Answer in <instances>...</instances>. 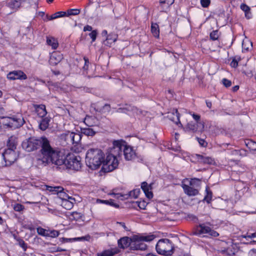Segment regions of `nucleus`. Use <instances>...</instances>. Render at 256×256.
<instances>
[{
	"mask_svg": "<svg viewBox=\"0 0 256 256\" xmlns=\"http://www.w3.org/2000/svg\"><path fill=\"white\" fill-rule=\"evenodd\" d=\"M40 150L41 154L36 159V164L40 167L46 166L50 162L56 166H64L66 162V155L62 152L54 149L50 142L45 144Z\"/></svg>",
	"mask_w": 256,
	"mask_h": 256,
	"instance_id": "obj_1",
	"label": "nucleus"
},
{
	"mask_svg": "<svg viewBox=\"0 0 256 256\" xmlns=\"http://www.w3.org/2000/svg\"><path fill=\"white\" fill-rule=\"evenodd\" d=\"M104 162V154L98 148H90L88 150L86 163L90 168L95 170L98 168Z\"/></svg>",
	"mask_w": 256,
	"mask_h": 256,
	"instance_id": "obj_2",
	"label": "nucleus"
},
{
	"mask_svg": "<svg viewBox=\"0 0 256 256\" xmlns=\"http://www.w3.org/2000/svg\"><path fill=\"white\" fill-rule=\"evenodd\" d=\"M120 148L114 146L110 150L106 156V160L103 162L102 168L105 172H110L116 169L118 164V160L120 159L118 152Z\"/></svg>",
	"mask_w": 256,
	"mask_h": 256,
	"instance_id": "obj_3",
	"label": "nucleus"
},
{
	"mask_svg": "<svg viewBox=\"0 0 256 256\" xmlns=\"http://www.w3.org/2000/svg\"><path fill=\"white\" fill-rule=\"evenodd\" d=\"M48 142V140L45 137H42L38 139L30 138L22 142V146L25 150L30 152L40 147L42 148L41 149H43L45 144Z\"/></svg>",
	"mask_w": 256,
	"mask_h": 256,
	"instance_id": "obj_4",
	"label": "nucleus"
},
{
	"mask_svg": "<svg viewBox=\"0 0 256 256\" xmlns=\"http://www.w3.org/2000/svg\"><path fill=\"white\" fill-rule=\"evenodd\" d=\"M154 238V235L146 236L134 235L132 237L131 249L133 250H144L147 248V246L144 242H150Z\"/></svg>",
	"mask_w": 256,
	"mask_h": 256,
	"instance_id": "obj_5",
	"label": "nucleus"
},
{
	"mask_svg": "<svg viewBox=\"0 0 256 256\" xmlns=\"http://www.w3.org/2000/svg\"><path fill=\"white\" fill-rule=\"evenodd\" d=\"M157 252L161 255L170 256L174 253V246L172 242L167 238L160 240L156 246Z\"/></svg>",
	"mask_w": 256,
	"mask_h": 256,
	"instance_id": "obj_6",
	"label": "nucleus"
},
{
	"mask_svg": "<svg viewBox=\"0 0 256 256\" xmlns=\"http://www.w3.org/2000/svg\"><path fill=\"white\" fill-rule=\"evenodd\" d=\"M113 144L114 147L118 146L120 149L118 152L120 158H122V152L126 160H131L136 158V154L132 147L120 141H114Z\"/></svg>",
	"mask_w": 256,
	"mask_h": 256,
	"instance_id": "obj_7",
	"label": "nucleus"
},
{
	"mask_svg": "<svg viewBox=\"0 0 256 256\" xmlns=\"http://www.w3.org/2000/svg\"><path fill=\"white\" fill-rule=\"evenodd\" d=\"M212 225L210 222L200 224L196 230L192 232V235H200L202 234H208L211 236L216 237L219 234L210 227Z\"/></svg>",
	"mask_w": 256,
	"mask_h": 256,
	"instance_id": "obj_8",
	"label": "nucleus"
},
{
	"mask_svg": "<svg viewBox=\"0 0 256 256\" xmlns=\"http://www.w3.org/2000/svg\"><path fill=\"white\" fill-rule=\"evenodd\" d=\"M14 147V145L12 148ZM4 162H2V166H8L14 163L18 158V154L13 148H8L2 154Z\"/></svg>",
	"mask_w": 256,
	"mask_h": 256,
	"instance_id": "obj_9",
	"label": "nucleus"
},
{
	"mask_svg": "<svg viewBox=\"0 0 256 256\" xmlns=\"http://www.w3.org/2000/svg\"><path fill=\"white\" fill-rule=\"evenodd\" d=\"M80 157H76L74 155H66V162L64 166L66 168L78 170L81 168Z\"/></svg>",
	"mask_w": 256,
	"mask_h": 256,
	"instance_id": "obj_10",
	"label": "nucleus"
},
{
	"mask_svg": "<svg viewBox=\"0 0 256 256\" xmlns=\"http://www.w3.org/2000/svg\"><path fill=\"white\" fill-rule=\"evenodd\" d=\"M196 181H198V182H200L199 180L193 179L190 182V186L186 184H182V187L185 194L189 196H194L198 193V190L192 186L195 184Z\"/></svg>",
	"mask_w": 256,
	"mask_h": 256,
	"instance_id": "obj_11",
	"label": "nucleus"
},
{
	"mask_svg": "<svg viewBox=\"0 0 256 256\" xmlns=\"http://www.w3.org/2000/svg\"><path fill=\"white\" fill-rule=\"evenodd\" d=\"M7 78L10 80H26L27 78L26 75L22 70H14L10 72L8 75Z\"/></svg>",
	"mask_w": 256,
	"mask_h": 256,
	"instance_id": "obj_12",
	"label": "nucleus"
},
{
	"mask_svg": "<svg viewBox=\"0 0 256 256\" xmlns=\"http://www.w3.org/2000/svg\"><path fill=\"white\" fill-rule=\"evenodd\" d=\"M140 191L138 190H134L130 191L128 194H116V198L120 200H124V199H128L129 197L136 198L139 194Z\"/></svg>",
	"mask_w": 256,
	"mask_h": 256,
	"instance_id": "obj_13",
	"label": "nucleus"
},
{
	"mask_svg": "<svg viewBox=\"0 0 256 256\" xmlns=\"http://www.w3.org/2000/svg\"><path fill=\"white\" fill-rule=\"evenodd\" d=\"M187 128L193 132H202L204 128V124L202 122H190L188 124Z\"/></svg>",
	"mask_w": 256,
	"mask_h": 256,
	"instance_id": "obj_14",
	"label": "nucleus"
},
{
	"mask_svg": "<svg viewBox=\"0 0 256 256\" xmlns=\"http://www.w3.org/2000/svg\"><path fill=\"white\" fill-rule=\"evenodd\" d=\"M168 118L176 124H180L182 126L180 121V114L177 109H173L172 112H168Z\"/></svg>",
	"mask_w": 256,
	"mask_h": 256,
	"instance_id": "obj_15",
	"label": "nucleus"
},
{
	"mask_svg": "<svg viewBox=\"0 0 256 256\" xmlns=\"http://www.w3.org/2000/svg\"><path fill=\"white\" fill-rule=\"evenodd\" d=\"M62 58V54L60 52H54L50 56L49 62L50 64L55 66L60 62Z\"/></svg>",
	"mask_w": 256,
	"mask_h": 256,
	"instance_id": "obj_16",
	"label": "nucleus"
},
{
	"mask_svg": "<svg viewBox=\"0 0 256 256\" xmlns=\"http://www.w3.org/2000/svg\"><path fill=\"white\" fill-rule=\"evenodd\" d=\"M132 242V238H130L128 236H124L118 240V246L119 248L122 249L126 248L129 246L131 248Z\"/></svg>",
	"mask_w": 256,
	"mask_h": 256,
	"instance_id": "obj_17",
	"label": "nucleus"
},
{
	"mask_svg": "<svg viewBox=\"0 0 256 256\" xmlns=\"http://www.w3.org/2000/svg\"><path fill=\"white\" fill-rule=\"evenodd\" d=\"M34 106L35 108L36 112L39 117L41 118L46 117V116L47 114V112L46 110V106L44 105L34 104Z\"/></svg>",
	"mask_w": 256,
	"mask_h": 256,
	"instance_id": "obj_18",
	"label": "nucleus"
},
{
	"mask_svg": "<svg viewBox=\"0 0 256 256\" xmlns=\"http://www.w3.org/2000/svg\"><path fill=\"white\" fill-rule=\"evenodd\" d=\"M90 118V117L88 118H86L84 120L85 124L88 126V128H80V133L81 134H84L86 136H94L96 134V132L92 128H90V125H88L86 122Z\"/></svg>",
	"mask_w": 256,
	"mask_h": 256,
	"instance_id": "obj_19",
	"label": "nucleus"
},
{
	"mask_svg": "<svg viewBox=\"0 0 256 256\" xmlns=\"http://www.w3.org/2000/svg\"><path fill=\"white\" fill-rule=\"evenodd\" d=\"M196 157L198 162L204 164H212L214 160L210 156H206L203 155L196 154Z\"/></svg>",
	"mask_w": 256,
	"mask_h": 256,
	"instance_id": "obj_20",
	"label": "nucleus"
},
{
	"mask_svg": "<svg viewBox=\"0 0 256 256\" xmlns=\"http://www.w3.org/2000/svg\"><path fill=\"white\" fill-rule=\"evenodd\" d=\"M50 122V118L48 117L42 118L39 123V128L42 130H45L48 128Z\"/></svg>",
	"mask_w": 256,
	"mask_h": 256,
	"instance_id": "obj_21",
	"label": "nucleus"
},
{
	"mask_svg": "<svg viewBox=\"0 0 256 256\" xmlns=\"http://www.w3.org/2000/svg\"><path fill=\"white\" fill-rule=\"evenodd\" d=\"M126 111H131L136 114L141 113V111L139 110L136 108L130 106H128L124 108H120L118 110L119 112H125Z\"/></svg>",
	"mask_w": 256,
	"mask_h": 256,
	"instance_id": "obj_22",
	"label": "nucleus"
},
{
	"mask_svg": "<svg viewBox=\"0 0 256 256\" xmlns=\"http://www.w3.org/2000/svg\"><path fill=\"white\" fill-rule=\"evenodd\" d=\"M118 250L116 249L106 250L97 254L96 256H112L117 254Z\"/></svg>",
	"mask_w": 256,
	"mask_h": 256,
	"instance_id": "obj_23",
	"label": "nucleus"
},
{
	"mask_svg": "<svg viewBox=\"0 0 256 256\" xmlns=\"http://www.w3.org/2000/svg\"><path fill=\"white\" fill-rule=\"evenodd\" d=\"M22 0H12L8 4V6L12 9L17 10L20 6Z\"/></svg>",
	"mask_w": 256,
	"mask_h": 256,
	"instance_id": "obj_24",
	"label": "nucleus"
},
{
	"mask_svg": "<svg viewBox=\"0 0 256 256\" xmlns=\"http://www.w3.org/2000/svg\"><path fill=\"white\" fill-rule=\"evenodd\" d=\"M60 138L62 140H64L67 143L72 144V132H68L62 134Z\"/></svg>",
	"mask_w": 256,
	"mask_h": 256,
	"instance_id": "obj_25",
	"label": "nucleus"
},
{
	"mask_svg": "<svg viewBox=\"0 0 256 256\" xmlns=\"http://www.w3.org/2000/svg\"><path fill=\"white\" fill-rule=\"evenodd\" d=\"M252 47V42L248 40L245 39L243 40L242 42V52L248 51L250 50H251Z\"/></svg>",
	"mask_w": 256,
	"mask_h": 256,
	"instance_id": "obj_26",
	"label": "nucleus"
},
{
	"mask_svg": "<svg viewBox=\"0 0 256 256\" xmlns=\"http://www.w3.org/2000/svg\"><path fill=\"white\" fill-rule=\"evenodd\" d=\"M14 118V128H18L22 126L24 123V120L21 116H16Z\"/></svg>",
	"mask_w": 256,
	"mask_h": 256,
	"instance_id": "obj_27",
	"label": "nucleus"
},
{
	"mask_svg": "<svg viewBox=\"0 0 256 256\" xmlns=\"http://www.w3.org/2000/svg\"><path fill=\"white\" fill-rule=\"evenodd\" d=\"M240 8L245 12L246 17L250 19L252 18V14L250 12V8L244 4L240 5Z\"/></svg>",
	"mask_w": 256,
	"mask_h": 256,
	"instance_id": "obj_28",
	"label": "nucleus"
},
{
	"mask_svg": "<svg viewBox=\"0 0 256 256\" xmlns=\"http://www.w3.org/2000/svg\"><path fill=\"white\" fill-rule=\"evenodd\" d=\"M66 15V12H58L54 13V14L48 16V15H46V17L47 18L48 20H53L54 19L60 18L64 16H65Z\"/></svg>",
	"mask_w": 256,
	"mask_h": 256,
	"instance_id": "obj_29",
	"label": "nucleus"
},
{
	"mask_svg": "<svg viewBox=\"0 0 256 256\" xmlns=\"http://www.w3.org/2000/svg\"><path fill=\"white\" fill-rule=\"evenodd\" d=\"M74 201H75L74 200H71L68 199L62 201V205L66 209L70 210L73 207L74 202Z\"/></svg>",
	"mask_w": 256,
	"mask_h": 256,
	"instance_id": "obj_30",
	"label": "nucleus"
},
{
	"mask_svg": "<svg viewBox=\"0 0 256 256\" xmlns=\"http://www.w3.org/2000/svg\"><path fill=\"white\" fill-rule=\"evenodd\" d=\"M116 40V36L115 35H108L106 40L104 41V44L105 45L110 46L111 44L114 42Z\"/></svg>",
	"mask_w": 256,
	"mask_h": 256,
	"instance_id": "obj_31",
	"label": "nucleus"
},
{
	"mask_svg": "<svg viewBox=\"0 0 256 256\" xmlns=\"http://www.w3.org/2000/svg\"><path fill=\"white\" fill-rule=\"evenodd\" d=\"M46 186V190L53 192L54 194H57L60 190H64V188L62 186Z\"/></svg>",
	"mask_w": 256,
	"mask_h": 256,
	"instance_id": "obj_32",
	"label": "nucleus"
},
{
	"mask_svg": "<svg viewBox=\"0 0 256 256\" xmlns=\"http://www.w3.org/2000/svg\"><path fill=\"white\" fill-rule=\"evenodd\" d=\"M151 31L154 36L156 38L159 37L160 31L158 26L156 24H152L151 26Z\"/></svg>",
	"mask_w": 256,
	"mask_h": 256,
	"instance_id": "obj_33",
	"label": "nucleus"
},
{
	"mask_svg": "<svg viewBox=\"0 0 256 256\" xmlns=\"http://www.w3.org/2000/svg\"><path fill=\"white\" fill-rule=\"evenodd\" d=\"M58 196L62 199V201L65 200H66L69 199L71 200H74V198L71 196H68V194L66 193L64 190H60V192L57 194Z\"/></svg>",
	"mask_w": 256,
	"mask_h": 256,
	"instance_id": "obj_34",
	"label": "nucleus"
},
{
	"mask_svg": "<svg viewBox=\"0 0 256 256\" xmlns=\"http://www.w3.org/2000/svg\"><path fill=\"white\" fill-rule=\"evenodd\" d=\"M46 42L49 46H52L53 49H56L58 46L57 40L54 38H48Z\"/></svg>",
	"mask_w": 256,
	"mask_h": 256,
	"instance_id": "obj_35",
	"label": "nucleus"
},
{
	"mask_svg": "<svg viewBox=\"0 0 256 256\" xmlns=\"http://www.w3.org/2000/svg\"><path fill=\"white\" fill-rule=\"evenodd\" d=\"M231 158H238L242 156L240 150H234L230 152Z\"/></svg>",
	"mask_w": 256,
	"mask_h": 256,
	"instance_id": "obj_36",
	"label": "nucleus"
},
{
	"mask_svg": "<svg viewBox=\"0 0 256 256\" xmlns=\"http://www.w3.org/2000/svg\"><path fill=\"white\" fill-rule=\"evenodd\" d=\"M206 195L204 197V200H205L208 203H210L212 198V192L210 190V188L207 186L206 189Z\"/></svg>",
	"mask_w": 256,
	"mask_h": 256,
	"instance_id": "obj_37",
	"label": "nucleus"
},
{
	"mask_svg": "<svg viewBox=\"0 0 256 256\" xmlns=\"http://www.w3.org/2000/svg\"><path fill=\"white\" fill-rule=\"evenodd\" d=\"M96 202L110 204V205L114 206L116 208L118 207V205L114 203V202L112 200H110V201H108V200H101L100 199H97Z\"/></svg>",
	"mask_w": 256,
	"mask_h": 256,
	"instance_id": "obj_38",
	"label": "nucleus"
},
{
	"mask_svg": "<svg viewBox=\"0 0 256 256\" xmlns=\"http://www.w3.org/2000/svg\"><path fill=\"white\" fill-rule=\"evenodd\" d=\"M82 217V214L81 213L78 212H74L70 214V218L76 220H78L80 219Z\"/></svg>",
	"mask_w": 256,
	"mask_h": 256,
	"instance_id": "obj_39",
	"label": "nucleus"
},
{
	"mask_svg": "<svg viewBox=\"0 0 256 256\" xmlns=\"http://www.w3.org/2000/svg\"><path fill=\"white\" fill-rule=\"evenodd\" d=\"M82 138L81 134L72 132V144H78Z\"/></svg>",
	"mask_w": 256,
	"mask_h": 256,
	"instance_id": "obj_40",
	"label": "nucleus"
},
{
	"mask_svg": "<svg viewBox=\"0 0 256 256\" xmlns=\"http://www.w3.org/2000/svg\"><path fill=\"white\" fill-rule=\"evenodd\" d=\"M246 146L251 150H256V142L252 140H250L248 142L246 143Z\"/></svg>",
	"mask_w": 256,
	"mask_h": 256,
	"instance_id": "obj_41",
	"label": "nucleus"
},
{
	"mask_svg": "<svg viewBox=\"0 0 256 256\" xmlns=\"http://www.w3.org/2000/svg\"><path fill=\"white\" fill-rule=\"evenodd\" d=\"M12 206L16 212H21L24 208V206L20 204H12Z\"/></svg>",
	"mask_w": 256,
	"mask_h": 256,
	"instance_id": "obj_42",
	"label": "nucleus"
},
{
	"mask_svg": "<svg viewBox=\"0 0 256 256\" xmlns=\"http://www.w3.org/2000/svg\"><path fill=\"white\" fill-rule=\"evenodd\" d=\"M48 235H47L46 236L56 238L58 236L60 232L56 230H48Z\"/></svg>",
	"mask_w": 256,
	"mask_h": 256,
	"instance_id": "obj_43",
	"label": "nucleus"
},
{
	"mask_svg": "<svg viewBox=\"0 0 256 256\" xmlns=\"http://www.w3.org/2000/svg\"><path fill=\"white\" fill-rule=\"evenodd\" d=\"M36 231L38 234L42 236H46L47 235H48V230L43 228L41 227L38 228H36Z\"/></svg>",
	"mask_w": 256,
	"mask_h": 256,
	"instance_id": "obj_44",
	"label": "nucleus"
},
{
	"mask_svg": "<svg viewBox=\"0 0 256 256\" xmlns=\"http://www.w3.org/2000/svg\"><path fill=\"white\" fill-rule=\"evenodd\" d=\"M174 0H160V4L164 6L169 7L174 2Z\"/></svg>",
	"mask_w": 256,
	"mask_h": 256,
	"instance_id": "obj_45",
	"label": "nucleus"
},
{
	"mask_svg": "<svg viewBox=\"0 0 256 256\" xmlns=\"http://www.w3.org/2000/svg\"><path fill=\"white\" fill-rule=\"evenodd\" d=\"M80 10L79 9H70L67 12L68 16H76L80 14Z\"/></svg>",
	"mask_w": 256,
	"mask_h": 256,
	"instance_id": "obj_46",
	"label": "nucleus"
},
{
	"mask_svg": "<svg viewBox=\"0 0 256 256\" xmlns=\"http://www.w3.org/2000/svg\"><path fill=\"white\" fill-rule=\"evenodd\" d=\"M218 38V30H214L210 34V38L212 40H216Z\"/></svg>",
	"mask_w": 256,
	"mask_h": 256,
	"instance_id": "obj_47",
	"label": "nucleus"
},
{
	"mask_svg": "<svg viewBox=\"0 0 256 256\" xmlns=\"http://www.w3.org/2000/svg\"><path fill=\"white\" fill-rule=\"evenodd\" d=\"M17 241L18 242L19 246L23 248L24 251H26L27 248V246L25 242L20 238L17 239Z\"/></svg>",
	"mask_w": 256,
	"mask_h": 256,
	"instance_id": "obj_48",
	"label": "nucleus"
},
{
	"mask_svg": "<svg viewBox=\"0 0 256 256\" xmlns=\"http://www.w3.org/2000/svg\"><path fill=\"white\" fill-rule=\"evenodd\" d=\"M98 32L96 30H92V32L89 34V36L92 40V42L95 41L96 36H97Z\"/></svg>",
	"mask_w": 256,
	"mask_h": 256,
	"instance_id": "obj_49",
	"label": "nucleus"
},
{
	"mask_svg": "<svg viewBox=\"0 0 256 256\" xmlns=\"http://www.w3.org/2000/svg\"><path fill=\"white\" fill-rule=\"evenodd\" d=\"M0 118L1 119H2V122H1L2 124L4 126H7L8 127V123H9L8 122H9V120L6 119H10V117L2 116V117H0Z\"/></svg>",
	"mask_w": 256,
	"mask_h": 256,
	"instance_id": "obj_50",
	"label": "nucleus"
},
{
	"mask_svg": "<svg viewBox=\"0 0 256 256\" xmlns=\"http://www.w3.org/2000/svg\"><path fill=\"white\" fill-rule=\"evenodd\" d=\"M141 188L144 192H146L148 190H150V186L146 182H143L142 184Z\"/></svg>",
	"mask_w": 256,
	"mask_h": 256,
	"instance_id": "obj_51",
	"label": "nucleus"
},
{
	"mask_svg": "<svg viewBox=\"0 0 256 256\" xmlns=\"http://www.w3.org/2000/svg\"><path fill=\"white\" fill-rule=\"evenodd\" d=\"M138 204V206L141 209H145L146 206H147V204L144 201L142 202H136Z\"/></svg>",
	"mask_w": 256,
	"mask_h": 256,
	"instance_id": "obj_52",
	"label": "nucleus"
},
{
	"mask_svg": "<svg viewBox=\"0 0 256 256\" xmlns=\"http://www.w3.org/2000/svg\"><path fill=\"white\" fill-rule=\"evenodd\" d=\"M200 4L202 7L207 8L210 4V0H200Z\"/></svg>",
	"mask_w": 256,
	"mask_h": 256,
	"instance_id": "obj_53",
	"label": "nucleus"
},
{
	"mask_svg": "<svg viewBox=\"0 0 256 256\" xmlns=\"http://www.w3.org/2000/svg\"><path fill=\"white\" fill-rule=\"evenodd\" d=\"M223 84L226 88L229 87L231 86L232 82L230 80L226 79V78H224L222 80Z\"/></svg>",
	"mask_w": 256,
	"mask_h": 256,
	"instance_id": "obj_54",
	"label": "nucleus"
},
{
	"mask_svg": "<svg viewBox=\"0 0 256 256\" xmlns=\"http://www.w3.org/2000/svg\"><path fill=\"white\" fill-rule=\"evenodd\" d=\"M8 120H9V122H9L8 127L14 128V118L10 117V119Z\"/></svg>",
	"mask_w": 256,
	"mask_h": 256,
	"instance_id": "obj_55",
	"label": "nucleus"
},
{
	"mask_svg": "<svg viewBox=\"0 0 256 256\" xmlns=\"http://www.w3.org/2000/svg\"><path fill=\"white\" fill-rule=\"evenodd\" d=\"M230 66L232 67L236 68L238 66V60L234 58L232 62H230Z\"/></svg>",
	"mask_w": 256,
	"mask_h": 256,
	"instance_id": "obj_56",
	"label": "nucleus"
},
{
	"mask_svg": "<svg viewBox=\"0 0 256 256\" xmlns=\"http://www.w3.org/2000/svg\"><path fill=\"white\" fill-rule=\"evenodd\" d=\"M248 256H256V249L253 248L250 250L248 254Z\"/></svg>",
	"mask_w": 256,
	"mask_h": 256,
	"instance_id": "obj_57",
	"label": "nucleus"
},
{
	"mask_svg": "<svg viewBox=\"0 0 256 256\" xmlns=\"http://www.w3.org/2000/svg\"><path fill=\"white\" fill-rule=\"evenodd\" d=\"M144 192L146 194V196L148 198H151L153 197L152 192L151 191H150V190H148L147 192Z\"/></svg>",
	"mask_w": 256,
	"mask_h": 256,
	"instance_id": "obj_58",
	"label": "nucleus"
},
{
	"mask_svg": "<svg viewBox=\"0 0 256 256\" xmlns=\"http://www.w3.org/2000/svg\"><path fill=\"white\" fill-rule=\"evenodd\" d=\"M242 237L244 238H256V233H253L250 234L244 235V236H242Z\"/></svg>",
	"mask_w": 256,
	"mask_h": 256,
	"instance_id": "obj_59",
	"label": "nucleus"
},
{
	"mask_svg": "<svg viewBox=\"0 0 256 256\" xmlns=\"http://www.w3.org/2000/svg\"><path fill=\"white\" fill-rule=\"evenodd\" d=\"M84 62H85V64L83 68L84 70H86L88 68V64L89 63V61H88V58L86 57L84 58Z\"/></svg>",
	"mask_w": 256,
	"mask_h": 256,
	"instance_id": "obj_60",
	"label": "nucleus"
},
{
	"mask_svg": "<svg viewBox=\"0 0 256 256\" xmlns=\"http://www.w3.org/2000/svg\"><path fill=\"white\" fill-rule=\"evenodd\" d=\"M193 118L196 120V122H200L199 120H200V116L198 114H192Z\"/></svg>",
	"mask_w": 256,
	"mask_h": 256,
	"instance_id": "obj_61",
	"label": "nucleus"
},
{
	"mask_svg": "<svg viewBox=\"0 0 256 256\" xmlns=\"http://www.w3.org/2000/svg\"><path fill=\"white\" fill-rule=\"evenodd\" d=\"M92 27L90 26H86L84 27V31H92Z\"/></svg>",
	"mask_w": 256,
	"mask_h": 256,
	"instance_id": "obj_62",
	"label": "nucleus"
},
{
	"mask_svg": "<svg viewBox=\"0 0 256 256\" xmlns=\"http://www.w3.org/2000/svg\"><path fill=\"white\" fill-rule=\"evenodd\" d=\"M108 32L106 30H104L102 32V36L104 37H106L107 36Z\"/></svg>",
	"mask_w": 256,
	"mask_h": 256,
	"instance_id": "obj_63",
	"label": "nucleus"
},
{
	"mask_svg": "<svg viewBox=\"0 0 256 256\" xmlns=\"http://www.w3.org/2000/svg\"><path fill=\"white\" fill-rule=\"evenodd\" d=\"M206 106L208 108H212V104L210 102L206 101Z\"/></svg>",
	"mask_w": 256,
	"mask_h": 256,
	"instance_id": "obj_64",
	"label": "nucleus"
}]
</instances>
